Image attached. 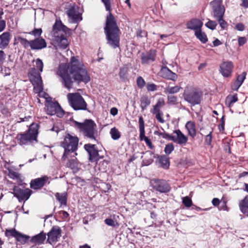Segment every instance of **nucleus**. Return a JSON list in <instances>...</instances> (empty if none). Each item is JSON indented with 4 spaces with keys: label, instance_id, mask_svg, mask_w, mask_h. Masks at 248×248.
<instances>
[{
    "label": "nucleus",
    "instance_id": "1",
    "mask_svg": "<svg viewBox=\"0 0 248 248\" xmlns=\"http://www.w3.org/2000/svg\"><path fill=\"white\" fill-rule=\"evenodd\" d=\"M57 73L61 78L62 84L68 89L72 87L74 81L78 83L81 82L86 83L90 80L84 66L75 57L71 58L68 65L60 64Z\"/></svg>",
    "mask_w": 248,
    "mask_h": 248
},
{
    "label": "nucleus",
    "instance_id": "2",
    "mask_svg": "<svg viewBox=\"0 0 248 248\" xmlns=\"http://www.w3.org/2000/svg\"><path fill=\"white\" fill-rule=\"evenodd\" d=\"M105 6L106 10L109 12L107 16L105 32L108 40V43L113 48L119 46V29L116 20L110 12L111 10L110 0H101Z\"/></svg>",
    "mask_w": 248,
    "mask_h": 248
},
{
    "label": "nucleus",
    "instance_id": "3",
    "mask_svg": "<svg viewBox=\"0 0 248 248\" xmlns=\"http://www.w3.org/2000/svg\"><path fill=\"white\" fill-rule=\"evenodd\" d=\"M38 125L37 124H31L27 131L17 135L16 140L21 146L31 145L37 142Z\"/></svg>",
    "mask_w": 248,
    "mask_h": 248
},
{
    "label": "nucleus",
    "instance_id": "4",
    "mask_svg": "<svg viewBox=\"0 0 248 248\" xmlns=\"http://www.w3.org/2000/svg\"><path fill=\"white\" fill-rule=\"evenodd\" d=\"M74 124L82 132L85 137L91 140L97 141L98 131L96 129V125L93 120H86L83 123L74 121Z\"/></svg>",
    "mask_w": 248,
    "mask_h": 248
},
{
    "label": "nucleus",
    "instance_id": "5",
    "mask_svg": "<svg viewBox=\"0 0 248 248\" xmlns=\"http://www.w3.org/2000/svg\"><path fill=\"white\" fill-rule=\"evenodd\" d=\"M78 139L77 137L73 136L69 134H67L64 138L63 141L61 143V146L64 149L62 155V159H64L70 154H74L78 148Z\"/></svg>",
    "mask_w": 248,
    "mask_h": 248
},
{
    "label": "nucleus",
    "instance_id": "6",
    "mask_svg": "<svg viewBox=\"0 0 248 248\" xmlns=\"http://www.w3.org/2000/svg\"><path fill=\"white\" fill-rule=\"evenodd\" d=\"M183 96L186 101L195 106L201 103L202 93L198 89L189 86L185 88Z\"/></svg>",
    "mask_w": 248,
    "mask_h": 248
},
{
    "label": "nucleus",
    "instance_id": "7",
    "mask_svg": "<svg viewBox=\"0 0 248 248\" xmlns=\"http://www.w3.org/2000/svg\"><path fill=\"white\" fill-rule=\"evenodd\" d=\"M67 98L70 106L76 110H86L87 104L79 93H70Z\"/></svg>",
    "mask_w": 248,
    "mask_h": 248
},
{
    "label": "nucleus",
    "instance_id": "8",
    "mask_svg": "<svg viewBox=\"0 0 248 248\" xmlns=\"http://www.w3.org/2000/svg\"><path fill=\"white\" fill-rule=\"evenodd\" d=\"M44 98L46 102V111L48 114L50 115L56 114L57 116L60 117L63 115V111L58 102H52L51 98L48 96H44Z\"/></svg>",
    "mask_w": 248,
    "mask_h": 248
},
{
    "label": "nucleus",
    "instance_id": "9",
    "mask_svg": "<svg viewBox=\"0 0 248 248\" xmlns=\"http://www.w3.org/2000/svg\"><path fill=\"white\" fill-rule=\"evenodd\" d=\"M51 33L53 44L56 49H64L67 47L69 43L64 34H58L57 32Z\"/></svg>",
    "mask_w": 248,
    "mask_h": 248
},
{
    "label": "nucleus",
    "instance_id": "10",
    "mask_svg": "<svg viewBox=\"0 0 248 248\" xmlns=\"http://www.w3.org/2000/svg\"><path fill=\"white\" fill-rule=\"evenodd\" d=\"M150 183L153 188L160 193H167L170 190L169 184L164 180L154 179Z\"/></svg>",
    "mask_w": 248,
    "mask_h": 248
},
{
    "label": "nucleus",
    "instance_id": "11",
    "mask_svg": "<svg viewBox=\"0 0 248 248\" xmlns=\"http://www.w3.org/2000/svg\"><path fill=\"white\" fill-rule=\"evenodd\" d=\"M66 14L71 23H78L82 19L79 8L75 4L70 6L66 11Z\"/></svg>",
    "mask_w": 248,
    "mask_h": 248
},
{
    "label": "nucleus",
    "instance_id": "12",
    "mask_svg": "<svg viewBox=\"0 0 248 248\" xmlns=\"http://www.w3.org/2000/svg\"><path fill=\"white\" fill-rule=\"evenodd\" d=\"M213 10V16L216 19L223 17L225 8L220 0H214L211 2Z\"/></svg>",
    "mask_w": 248,
    "mask_h": 248
},
{
    "label": "nucleus",
    "instance_id": "13",
    "mask_svg": "<svg viewBox=\"0 0 248 248\" xmlns=\"http://www.w3.org/2000/svg\"><path fill=\"white\" fill-rule=\"evenodd\" d=\"M13 194L19 202L27 201L31 194V190L29 188L23 189L18 186H15L13 188Z\"/></svg>",
    "mask_w": 248,
    "mask_h": 248
},
{
    "label": "nucleus",
    "instance_id": "14",
    "mask_svg": "<svg viewBox=\"0 0 248 248\" xmlns=\"http://www.w3.org/2000/svg\"><path fill=\"white\" fill-rule=\"evenodd\" d=\"M77 153L74 152V154H71L68 155L64 159H63L62 156L61 160L65 164V166L67 168H70L73 170H77L78 167V162L76 158Z\"/></svg>",
    "mask_w": 248,
    "mask_h": 248
},
{
    "label": "nucleus",
    "instance_id": "15",
    "mask_svg": "<svg viewBox=\"0 0 248 248\" xmlns=\"http://www.w3.org/2000/svg\"><path fill=\"white\" fill-rule=\"evenodd\" d=\"M85 150L88 152L89 159L91 162H96L99 160L98 151L96 149L95 144H86L84 146Z\"/></svg>",
    "mask_w": 248,
    "mask_h": 248
},
{
    "label": "nucleus",
    "instance_id": "16",
    "mask_svg": "<svg viewBox=\"0 0 248 248\" xmlns=\"http://www.w3.org/2000/svg\"><path fill=\"white\" fill-rule=\"evenodd\" d=\"M61 229L59 226H53L47 233V241L50 244L55 243L61 236Z\"/></svg>",
    "mask_w": 248,
    "mask_h": 248
},
{
    "label": "nucleus",
    "instance_id": "17",
    "mask_svg": "<svg viewBox=\"0 0 248 248\" xmlns=\"http://www.w3.org/2000/svg\"><path fill=\"white\" fill-rule=\"evenodd\" d=\"M233 63L231 62H224L220 65V72L222 75L224 77H229L231 76L232 69Z\"/></svg>",
    "mask_w": 248,
    "mask_h": 248
},
{
    "label": "nucleus",
    "instance_id": "18",
    "mask_svg": "<svg viewBox=\"0 0 248 248\" xmlns=\"http://www.w3.org/2000/svg\"><path fill=\"white\" fill-rule=\"evenodd\" d=\"M48 179L49 178L46 176L35 179L31 182V187L34 189H40L45 185V184L49 183Z\"/></svg>",
    "mask_w": 248,
    "mask_h": 248
},
{
    "label": "nucleus",
    "instance_id": "19",
    "mask_svg": "<svg viewBox=\"0 0 248 248\" xmlns=\"http://www.w3.org/2000/svg\"><path fill=\"white\" fill-rule=\"evenodd\" d=\"M160 76L163 78L171 80L172 81L176 80L177 78V75L172 72L167 67L164 66L162 67L159 72Z\"/></svg>",
    "mask_w": 248,
    "mask_h": 248
},
{
    "label": "nucleus",
    "instance_id": "20",
    "mask_svg": "<svg viewBox=\"0 0 248 248\" xmlns=\"http://www.w3.org/2000/svg\"><path fill=\"white\" fill-rule=\"evenodd\" d=\"M31 48L32 50H40L46 47V43L42 38H37L31 41Z\"/></svg>",
    "mask_w": 248,
    "mask_h": 248
},
{
    "label": "nucleus",
    "instance_id": "21",
    "mask_svg": "<svg viewBox=\"0 0 248 248\" xmlns=\"http://www.w3.org/2000/svg\"><path fill=\"white\" fill-rule=\"evenodd\" d=\"M155 52V50H151L146 53H142L141 55L142 64H147L154 62L156 56Z\"/></svg>",
    "mask_w": 248,
    "mask_h": 248
},
{
    "label": "nucleus",
    "instance_id": "22",
    "mask_svg": "<svg viewBox=\"0 0 248 248\" xmlns=\"http://www.w3.org/2000/svg\"><path fill=\"white\" fill-rule=\"evenodd\" d=\"M173 133L176 134V136H172V141L180 145L185 144L186 143L187 138L179 129L174 130Z\"/></svg>",
    "mask_w": 248,
    "mask_h": 248
},
{
    "label": "nucleus",
    "instance_id": "23",
    "mask_svg": "<svg viewBox=\"0 0 248 248\" xmlns=\"http://www.w3.org/2000/svg\"><path fill=\"white\" fill-rule=\"evenodd\" d=\"M69 30L68 28L63 25L61 20H56L53 27L52 32H57L58 34H64Z\"/></svg>",
    "mask_w": 248,
    "mask_h": 248
},
{
    "label": "nucleus",
    "instance_id": "24",
    "mask_svg": "<svg viewBox=\"0 0 248 248\" xmlns=\"http://www.w3.org/2000/svg\"><path fill=\"white\" fill-rule=\"evenodd\" d=\"M33 85L34 91L36 93L39 94L40 96H48V95L43 92L42 80L37 79L35 82H31Z\"/></svg>",
    "mask_w": 248,
    "mask_h": 248
},
{
    "label": "nucleus",
    "instance_id": "25",
    "mask_svg": "<svg viewBox=\"0 0 248 248\" xmlns=\"http://www.w3.org/2000/svg\"><path fill=\"white\" fill-rule=\"evenodd\" d=\"M202 26V22L198 19H192L186 24L187 28L195 31L200 30Z\"/></svg>",
    "mask_w": 248,
    "mask_h": 248
},
{
    "label": "nucleus",
    "instance_id": "26",
    "mask_svg": "<svg viewBox=\"0 0 248 248\" xmlns=\"http://www.w3.org/2000/svg\"><path fill=\"white\" fill-rule=\"evenodd\" d=\"M11 39L9 32H4L0 35V48L4 49L8 45Z\"/></svg>",
    "mask_w": 248,
    "mask_h": 248
},
{
    "label": "nucleus",
    "instance_id": "27",
    "mask_svg": "<svg viewBox=\"0 0 248 248\" xmlns=\"http://www.w3.org/2000/svg\"><path fill=\"white\" fill-rule=\"evenodd\" d=\"M129 71V66L127 65H124L120 68L119 76L121 80L123 82H126L129 80L128 72Z\"/></svg>",
    "mask_w": 248,
    "mask_h": 248
},
{
    "label": "nucleus",
    "instance_id": "28",
    "mask_svg": "<svg viewBox=\"0 0 248 248\" xmlns=\"http://www.w3.org/2000/svg\"><path fill=\"white\" fill-rule=\"evenodd\" d=\"M46 238V234L43 232H41L31 237V242L33 244L40 245L44 243Z\"/></svg>",
    "mask_w": 248,
    "mask_h": 248
},
{
    "label": "nucleus",
    "instance_id": "29",
    "mask_svg": "<svg viewBox=\"0 0 248 248\" xmlns=\"http://www.w3.org/2000/svg\"><path fill=\"white\" fill-rule=\"evenodd\" d=\"M246 72H244L242 74L237 76L236 81L232 86V89L233 90L237 91L239 88L246 78Z\"/></svg>",
    "mask_w": 248,
    "mask_h": 248
},
{
    "label": "nucleus",
    "instance_id": "30",
    "mask_svg": "<svg viewBox=\"0 0 248 248\" xmlns=\"http://www.w3.org/2000/svg\"><path fill=\"white\" fill-rule=\"evenodd\" d=\"M28 75L31 82H35L37 79L39 80L42 79L40 73L38 72L35 68L30 69Z\"/></svg>",
    "mask_w": 248,
    "mask_h": 248
},
{
    "label": "nucleus",
    "instance_id": "31",
    "mask_svg": "<svg viewBox=\"0 0 248 248\" xmlns=\"http://www.w3.org/2000/svg\"><path fill=\"white\" fill-rule=\"evenodd\" d=\"M240 211L248 217V196H247L239 203Z\"/></svg>",
    "mask_w": 248,
    "mask_h": 248
},
{
    "label": "nucleus",
    "instance_id": "32",
    "mask_svg": "<svg viewBox=\"0 0 248 248\" xmlns=\"http://www.w3.org/2000/svg\"><path fill=\"white\" fill-rule=\"evenodd\" d=\"M20 43L25 48H27L31 46V41H28L26 39L20 36H16L14 39V44L16 45Z\"/></svg>",
    "mask_w": 248,
    "mask_h": 248
},
{
    "label": "nucleus",
    "instance_id": "33",
    "mask_svg": "<svg viewBox=\"0 0 248 248\" xmlns=\"http://www.w3.org/2000/svg\"><path fill=\"white\" fill-rule=\"evenodd\" d=\"M151 104L150 99L146 95H142L140 98V107L141 111H144Z\"/></svg>",
    "mask_w": 248,
    "mask_h": 248
},
{
    "label": "nucleus",
    "instance_id": "34",
    "mask_svg": "<svg viewBox=\"0 0 248 248\" xmlns=\"http://www.w3.org/2000/svg\"><path fill=\"white\" fill-rule=\"evenodd\" d=\"M186 128L188 131V134L194 138L196 135V132L195 129V124L194 122L191 121H188L186 124Z\"/></svg>",
    "mask_w": 248,
    "mask_h": 248
},
{
    "label": "nucleus",
    "instance_id": "35",
    "mask_svg": "<svg viewBox=\"0 0 248 248\" xmlns=\"http://www.w3.org/2000/svg\"><path fill=\"white\" fill-rule=\"evenodd\" d=\"M181 89V87L177 85L173 87L167 86L164 88V93L165 94H170L172 95L179 93Z\"/></svg>",
    "mask_w": 248,
    "mask_h": 248
},
{
    "label": "nucleus",
    "instance_id": "36",
    "mask_svg": "<svg viewBox=\"0 0 248 248\" xmlns=\"http://www.w3.org/2000/svg\"><path fill=\"white\" fill-rule=\"evenodd\" d=\"M55 197L60 203L61 205H66L67 204V193L63 192L62 193H56Z\"/></svg>",
    "mask_w": 248,
    "mask_h": 248
},
{
    "label": "nucleus",
    "instance_id": "37",
    "mask_svg": "<svg viewBox=\"0 0 248 248\" xmlns=\"http://www.w3.org/2000/svg\"><path fill=\"white\" fill-rule=\"evenodd\" d=\"M8 176L10 178L16 180L18 182H22L23 181L21 174L11 169H8Z\"/></svg>",
    "mask_w": 248,
    "mask_h": 248
},
{
    "label": "nucleus",
    "instance_id": "38",
    "mask_svg": "<svg viewBox=\"0 0 248 248\" xmlns=\"http://www.w3.org/2000/svg\"><path fill=\"white\" fill-rule=\"evenodd\" d=\"M159 162L162 168L168 169L170 166L169 158L166 155H161L159 157Z\"/></svg>",
    "mask_w": 248,
    "mask_h": 248
},
{
    "label": "nucleus",
    "instance_id": "39",
    "mask_svg": "<svg viewBox=\"0 0 248 248\" xmlns=\"http://www.w3.org/2000/svg\"><path fill=\"white\" fill-rule=\"evenodd\" d=\"M195 35L196 37L199 39L202 43H205L208 39L206 34L202 32L201 30L196 31L195 32Z\"/></svg>",
    "mask_w": 248,
    "mask_h": 248
},
{
    "label": "nucleus",
    "instance_id": "40",
    "mask_svg": "<svg viewBox=\"0 0 248 248\" xmlns=\"http://www.w3.org/2000/svg\"><path fill=\"white\" fill-rule=\"evenodd\" d=\"M213 131V130L212 128H211L209 130H208L207 132H206L205 130H203L202 131L204 134H206V135L205 136L204 140L205 142L207 145H210L211 144Z\"/></svg>",
    "mask_w": 248,
    "mask_h": 248
},
{
    "label": "nucleus",
    "instance_id": "41",
    "mask_svg": "<svg viewBox=\"0 0 248 248\" xmlns=\"http://www.w3.org/2000/svg\"><path fill=\"white\" fill-rule=\"evenodd\" d=\"M110 134L112 139L114 140L119 139L121 137L120 132L115 127L112 128L110 131Z\"/></svg>",
    "mask_w": 248,
    "mask_h": 248
},
{
    "label": "nucleus",
    "instance_id": "42",
    "mask_svg": "<svg viewBox=\"0 0 248 248\" xmlns=\"http://www.w3.org/2000/svg\"><path fill=\"white\" fill-rule=\"evenodd\" d=\"M29 238L30 237L29 236L23 234L19 232L16 239L20 243L24 244L26 243Z\"/></svg>",
    "mask_w": 248,
    "mask_h": 248
},
{
    "label": "nucleus",
    "instance_id": "43",
    "mask_svg": "<svg viewBox=\"0 0 248 248\" xmlns=\"http://www.w3.org/2000/svg\"><path fill=\"white\" fill-rule=\"evenodd\" d=\"M237 100L238 98L236 94L231 96H228L226 100V104L230 107L232 104L237 102Z\"/></svg>",
    "mask_w": 248,
    "mask_h": 248
},
{
    "label": "nucleus",
    "instance_id": "44",
    "mask_svg": "<svg viewBox=\"0 0 248 248\" xmlns=\"http://www.w3.org/2000/svg\"><path fill=\"white\" fill-rule=\"evenodd\" d=\"M182 203L186 207L189 208L192 205V201L188 196H185L182 198Z\"/></svg>",
    "mask_w": 248,
    "mask_h": 248
},
{
    "label": "nucleus",
    "instance_id": "45",
    "mask_svg": "<svg viewBox=\"0 0 248 248\" xmlns=\"http://www.w3.org/2000/svg\"><path fill=\"white\" fill-rule=\"evenodd\" d=\"M178 98L177 96L170 95L167 96V103L169 105H175L177 104Z\"/></svg>",
    "mask_w": 248,
    "mask_h": 248
},
{
    "label": "nucleus",
    "instance_id": "46",
    "mask_svg": "<svg viewBox=\"0 0 248 248\" xmlns=\"http://www.w3.org/2000/svg\"><path fill=\"white\" fill-rule=\"evenodd\" d=\"M19 232L15 229L7 230L5 232V235L7 236H11L16 238Z\"/></svg>",
    "mask_w": 248,
    "mask_h": 248
},
{
    "label": "nucleus",
    "instance_id": "47",
    "mask_svg": "<svg viewBox=\"0 0 248 248\" xmlns=\"http://www.w3.org/2000/svg\"><path fill=\"white\" fill-rule=\"evenodd\" d=\"M217 24L216 21L209 20L205 24V26L207 28L214 30L216 29Z\"/></svg>",
    "mask_w": 248,
    "mask_h": 248
},
{
    "label": "nucleus",
    "instance_id": "48",
    "mask_svg": "<svg viewBox=\"0 0 248 248\" xmlns=\"http://www.w3.org/2000/svg\"><path fill=\"white\" fill-rule=\"evenodd\" d=\"M174 150V146L172 143H169L166 145L164 152L167 155H170Z\"/></svg>",
    "mask_w": 248,
    "mask_h": 248
},
{
    "label": "nucleus",
    "instance_id": "49",
    "mask_svg": "<svg viewBox=\"0 0 248 248\" xmlns=\"http://www.w3.org/2000/svg\"><path fill=\"white\" fill-rule=\"evenodd\" d=\"M36 67L40 72H42L43 70L44 64L42 61L38 58L35 62Z\"/></svg>",
    "mask_w": 248,
    "mask_h": 248
},
{
    "label": "nucleus",
    "instance_id": "50",
    "mask_svg": "<svg viewBox=\"0 0 248 248\" xmlns=\"http://www.w3.org/2000/svg\"><path fill=\"white\" fill-rule=\"evenodd\" d=\"M42 33V30L41 28L34 29L32 31L29 32L30 34L33 35L35 37H39Z\"/></svg>",
    "mask_w": 248,
    "mask_h": 248
},
{
    "label": "nucleus",
    "instance_id": "51",
    "mask_svg": "<svg viewBox=\"0 0 248 248\" xmlns=\"http://www.w3.org/2000/svg\"><path fill=\"white\" fill-rule=\"evenodd\" d=\"M165 105V100L162 97H160L157 99V102L155 105V107L161 108Z\"/></svg>",
    "mask_w": 248,
    "mask_h": 248
},
{
    "label": "nucleus",
    "instance_id": "52",
    "mask_svg": "<svg viewBox=\"0 0 248 248\" xmlns=\"http://www.w3.org/2000/svg\"><path fill=\"white\" fill-rule=\"evenodd\" d=\"M137 84L138 87L142 88L145 86V82L141 77H139L137 78Z\"/></svg>",
    "mask_w": 248,
    "mask_h": 248
},
{
    "label": "nucleus",
    "instance_id": "53",
    "mask_svg": "<svg viewBox=\"0 0 248 248\" xmlns=\"http://www.w3.org/2000/svg\"><path fill=\"white\" fill-rule=\"evenodd\" d=\"M217 20L218 23L219 24V25L221 29H225L227 28L228 26V24L227 22H226L223 18V17L218 18L217 19H216Z\"/></svg>",
    "mask_w": 248,
    "mask_h": 248
},
{
    "label": "nucleus",
    "instance_id": "54",
    "mask_svg": "<svg viewBox=\"0 0 248 248\" xmlns=\"http://www.w3.org/2000/svg\"><path fill=\"white\" fill-rule=\"evenodd\" d=\"M155 118L157 119V120L160 122V123H164L165 122V120L163 118V114L161 112L160 113H157L155 114Z\"/></svg>",
    "mask_w": 248,
    "mask_h": 248
},
{
    "label": "nucleus",
    "instance_id": "55",
    "mask_svg": "<svg viewBox=\"0 0 248 248\" xmlns=\"http://www.w3.org/2000/svg\"><path fill=\"white\" fill-rule=\"evenodd\" d=\"M157 89V86L155 84H149L147 85V90L148 91H155Z\"/></svg>",
    "mask_w": 248,
    "mask_h": 248
},
{
    "label": "nucleus",
    "instance_id": "56",
    "mask_svg": "<svg viewBox=\"0 0 248 248\" xmlns=\"http://www.w3.org/2000/svg\"><path fill=\"white\" fill-rule=\"evenodd\" d=\"M105 223L110 226H115V222L111 218H107L105 220Z\"/></svg>",
    "mask_w": 248,
    "mask_h": 248
},
{
    "label": "nucleus",
    "instance_id": "57",
    "mask_svg": "<svg viewBox=\"0 0 248 248\" xmlns=\"http://www.w3.org/2000/svg\"><path fill=\"white\" fill-rule=\"evenodd\" d=\"M139 129H144V122L142 116H140L139 119Z\"/></svg>",
    "mask_w": 248,
    "mask_h": 248
},
{
    "label": "nucleus",
    "instance_id": "58",
    "mask_svg": "<svg viewBox=\"0 0 248 248\" xmlns=\"http://www.w3.org/2000/svg\"><path fill=\"white\" fill-rule=\"evenodd\" d=\"M159 136L161 137L163 139H168V140H172V136L170 135L168 133H166L165 132H163V133L161 132V134H159Z\"/></svg>",
    "mask_w": 248,
    "mask_h": 248
},
{
    "label": "nucleus",
    "instance_id": "59",
    "mask_svg": "<svg viewBox=\"0 0 248 248\" xmlns=\"http://www.w3.org/2000/svg\"><path fill=\"white\" fill-rule=\"evenodd\" d=\"M151 112L153 114L155 115L156 114L161 112V111H160V108H157L156 107H155V105H154L153 106V108L151 110Z\"/></svg>",
    "mask_w": 248,
    "mask_h": 248
},
{
    "label": "nucleus",
    "instance_id": "60",
    "mask_svg": "<svg viewBox=\"0 0 248 248\" xmlns=\"http://www.w3.org/2000/svg\"><path fill=\"white\" fill-rule=\"evenodd\" d=\"M140 130V139L141 140H145V138H148L145 135V129Z\"/></svg>",
    "mask_w": 248,
    "mask_h": 248
},
{
    "label": "nucleus",
    "instance_id": "61",
    "mask_svg": "<svg viewBox=\"0 0 248 248\" xmlns=\"http://www.w3.org/2000/svg\"><path fill=\"white\" fill-rule=\"evenodd\" d=\"M235 28L239 31H243L245 30V26L242 23H237L235 26Z\"/></svg>",
    "mask_w": 248,
    "mask_h": 248
},
{
    "label": "nucleus",
    "instance_id": "62",
    "mask_svg": "<svg viewBox=\"0 0 248 248\" xmlns=\"http://www.w3.org/2000/svg\"><path fill=\"white\" fill-rule=\"evenodd\" d=\"M5 58V54L3 51L0 50V65H1Z\"/></svg>",
    "mask_w": 248,
    "mask_h": 248
},
{
    "label": "nucleus",
    "instance_id": "63",
    "mask_svg": "<svg viewBox=\"0 0 248 248\" xmlns=\"http://www.w3.org/2000/svg\"><path fill=\"white\" fill-rule=\"evenodd\" d=\"M238 41L239 46H242L246 43L247 40L245 37H240Z\"/></svg>",
    "mask_w": 248,
    "mask_h": 248
},
{
    "label": "nucleus",
    "instance_id": "64",
    "mask_svg": "<svg viewBox=\"0 0 248 248\" xmlns=\"http://www.w3.org/2000/svg\"><path fill=\"white\" fill-rule=\"evenodd\" d=\"M242 3L240 4L241 6L245 8H248V0H241Z\"/></svg>",
    "mask_w": 248,
    "mask_h": 248
}]
</instances>
